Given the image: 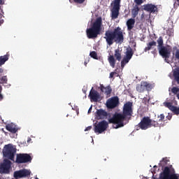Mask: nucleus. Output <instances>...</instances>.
<instances>
[{
  "label": "nucleus",
  "mask_w": 179,
  "mask_h": 179,
  "mask_svg": "<svg viewBox=\"0 0 179 179\" xmlns=\"http://www.w3.org/2000/svg\"><path fill=\"white\" fill-rule=\"evenodd\" d=\"M103 38L106 39L108 45H113L114 43L116 44H122L124 43V34L121 27H117L113 31H106Z\"/></svg>",
  "instance_id": "nucleus-1"
},
{
  "label": "nucleus",
  "mask_w": 179,
  "mask_h": 179,
  "mask_svg": "<svg viewBox=\"0 0 179 179\" xmlns=\"http://www.w3.org/2000/svg\"><path fill=\"white\" fill-rule=\"evenodd\" d=\"M103 26V19L101 17H97L92 23L91 27L86 29V34L87 38H97L99 34L101 31V27Z\"/></svg>",
  "instance_id": "nucleus-2"
},
{
  "label": "nucleus",
  "mask_w": 179,
  "mask_h": 179,
  "mask_svg": "<svg viewBox=\"0 0 179 179\" xmlns=\"http://www.w3.org/2000/svg\"><path fill=\"white\" fill-rule=\"evenodd\" d=\"M152 127L157 128V127H159V122L150 119L148 116H144L138 123V125L136 126V131H139L140 129L146 131V129H149V128H152Z\"/></svg>",
  "instance_id": "nucleus-3"
},
{
  "label": "nucleus",
  "mask_w": 179,
  "mask_h": 179,
  "mask_svg": "<svg viewBox=\"0 0 179 179\" xmlns=\"http://www.w3.org/2000/svg\"><path fill=\"white\" fill-rule=\"evenodd\" d=\"M158 44L157 48L159 52V55H162L163 58H170L171 55V48L170 46H164L163 36H159L157 40Z\"/></svg>",
  "instance_id": "nucleus-4"
},
{
  "label": "nucleus",
  "mask_w": 179,
  "mask_h": 179,
  "mask_svg": "<svg viewBox=\"0 0 179 179\" xmlns=\"http://www.w3.org/2000/svg\"><path fill=\"white\" fill-rule=\"evenodd\" d=\"M159 179H179V174L176 173V169L171 166H165L159 174Z\"/></svg>",
  "instance_id": "nucleus-5"
},
{
  "label": "nucleus",
  "mask_w": 179,
  "mask_h": 179,
  "mask_svg": "<svg viewBox=\"0 0 179 179\" xmlns=\"http://www.w3.org/2000/svg\"><path fill=\"white\" fill-rule=\"evenodd\" d=\"M128 119L122 114L116 113L113 116L108 120L109 124H115L116 129L118 128H122L124 127V121H127Z\"/></svg>",
  "instance_id": "nucleus-6"
},
{
  "label": "nucleus",
  "mask_w": 179,
  "mask_h": 179,
  "mask_svg": "<svg viewBox=\"0 0 179 179\" xmlns=\"http://www.w3.org/2000/svg\"><path fill=\"white\" fill-rule=\"evenodd\" d=\"M110 6H112L110 9L111 19H118V16H120V9H121V0H113Z\"/></svg>",
  "instance_id": "nucleus-7"
},
{
  "label": "nucleus",
  "mask_w": 179,
  "mask_h": 179,
  "mask_svg": "<svg viewBox=\"0 0 179 179\" xmlns=\"http://www.w3.org/2000/svg\"><path fill=\"white\" fill-rule=\"evenodd\" d=\"M134 104L131 101H128L124 104L122 108V115L127 119V121L131 120L132 114H134V109L132 108Z\"/></svg>",
  "instance_id": "nucleus-8"
},
{
  "label": "nucleus",
  "mask_w": 179,
  "mask_h": 179,
  "mask_svg": "<svg viewBox=\"0 0 179 179\" xmlns=\"http://www.w3.org/2000/svg\"><path fill=\"white\" fill-rule=\"evenodd\" d=\"M4 148L5 150L3 151V156L9 159V160H14L16 148H13V145L10 144L6 145Z\"/></svg>",
  "instance_id": "nucleus-9"
},
{
  "label": "nucleus",
  "mask_w": 179,
  "mask_h": 179,
  "mask_svg": "<svg viewBox=\"0 0 179 179\" xmlns=\"http://www.w3.org/2000/svg\"><path fill=\"white\" fill-rule=\"evenodd\" d=\"M33 158L29 154L20 153L16 155L15 163L22 164L23 163H31Z\"/></svg>",
  "instance_id": "nucleus-10"
},
{
  "label": "nucleus",
  "mask_w": 179,
  "mask_h": 179,
  "mask_svg": "<svg viewBox=\"0 0 179 179\" xmlns=\"http://www.w3.org/2000/svg\"><path fill=\"white\" fill-rule=\"evenodd\" d=\"M107 128H108V122L106 120H102L94 126V131L95 134H103Z\"/></svg>",
  "instance_id": "nucleus-11"
},
{
  "label": "nucleus",
  "mask_w": 179,
  "mask_h": 179,
  "mask_svg": "<svg viewBox=\"0 0 179 179\" xmlns=\"http://www.w3.org/2000/svg\"><path fill=\"white\" fill-rule=\"evenodd\" d=\"M120 106V98L118 96H113L106 101V107L110 110L116 108Z\"/></svg>",
  "instance_id": "nucleus-12"
},
{
  "label": "nucleus",
  "mask_w": 179,
  "mask_h": 179,
  "mask_svg": "<svg viewBox=\"0 0 179 179\" xmlns=\"http://www.w3.org/2000/svg\"><path fill=\"white\" fill-rule=\"evenodd\" d=\"M12 162L9 159H4L3 162L0 164V174H9Z\"/></svg>",
  "instance_id": "nucleus-13"
},
{
  "label": "nucleus",
  "mask_w": 179,
  "mask_h": 179,
  "mask_svg": "<svg viewBox=\"0 0 179 179\" xmlns=\"http://www.w3.org/2000/svg\"><path fill=\"white\" fill-rule=\"evenodd\" d=\"M133 56L134 51L132 50V48H127L126 51V57H124L121 62V67L124 68V66H125V65H127V64H128V62L131 61V59L132 58Z\"/></svg>",
  "instance_id": "nucleus-14"
},
{
  "label": "nucleus",
  "mask_w": 179,
  "mask_h": 179,
  "mask_svg": "<svg viewBox=\"0 0 179 179\" xmlns=\"http://www.w3.org/2000/svg\"><path fill=\"white\" fill-rule=\"evenodd\" d=\"M31 174V171L30 170L24 169L20 171H16L14 172V178L16 179L18 178H26V177H29Z\"/></svg>",
  "instance_id": "nucleus-15"
},
{
  "label": "nucleus",
  "mask_w": 179,
  "mask_h": 179,
  "mask_svg": "<svg viewBox=\"0 0 179 179\" xmlns=\"http://www.w3.org/2000/svg\"><path fill=\"white\" fill-rule=\"evenodd\" d=\"M143 10L149 12V13H155L157 12V6L152 3H148L143 6Z\"/></svg>",
  "instance_id": "nucleus-16"
},
{
  "label": "nucleus",
  "mask_w": 179,
  "mask_h": 179,
  "mask_svg": "<svg viewBox=\"0 0 179 179\" xmlns=\"http://www.w3.org/2000/svg\"><path fill=\"white\" fill-rule=\"evenodd\" d=\"M89 96L92 101L97 102L99 101V99H100V94L95 90H93V87L90 92Z\"/></svg>",
  "instance_id": "nucleus-17"
},
{
  "label": "nucleus",
  "mask_w": 179,
  "mask_h": 179,
  "mask_svg": "<svg viewBox=\"0 0 179 179\" xmlns=\"http://www.w3.org/2000/svg\"><path fill=\"white\" fill-rule=\"evenodd\" d=\"M100 90L102 93H104L106 96H110L111 94V92H113V89L111 88V86L108 85L106 87H104L103 84L100 85Z\"/></svg>",
  "instance_id": "nucleus-18"
},
{
  "label": "nucleus",
  "mask_w": 179,
  "mask_h": 179,
  "mask_svg": "<svg viewBox=\"0 0 179 179\" xmlns=\"http://www.w3.org/2000/svg\"><path fill=\"white\" fill-rule=\"evenodd\" d=\"M157 45V42L155 41H151L147 43V46L144 48L145 52H148V51H150V50H155L156 46Z\"/></svg>",
  "instance_id": "nucleus-19"
},
{
  "label": "nucleus",
  "mask_w": 179,
  "mask_h": 179,
  "mask_svg": "<svg viewBox=\"0 0 179 179\" xmlns=\"http://www.w3.org/2000/svg\"><path fill=\"white\" fill-rule=\"evenodd\" d=\"M96 115L99 118H100L101 120H103L106 118L107 115H108V113H107V111L103 109H99V110H97L96 111Z\"/></svg>",
  "instance_id": "nucleus-20"
},
{
  "label": "nucleus",
  "mask_w": 179,
  "mask_h": 179,
  "mask_svg": "<svg viewBox=\"0 0 179 179\" xmlns=\"http://www.w3.org/2000/svg\"><path fill=\"white\" fill-rule=\"evenodd\" d=\"M136 89L139 93H143V92L146 90L145 81H142L141 84H138L136 87Z\"/></svg>",
  "instance_id": "nucleus-21"
},
{
  "label": "nucleus",
  "mask_w": 179,
  "mask_h": 179,
  "mask_svg": "<svg viewBox=\"0 0 179 179\" xmlns=\"http://www.w3.org/2000/svg\"><path fill=\"white\" fill-rule=\"evenodd\" d=\"M6 129L11 134H16L17 132V129L13 124H8L6 126Z\"/></svg>",
  "instance_id": "nucleus-22"
},
{
  "label": "nucleus",
  "mask_w": 179,
  "mask_h": 179,
  "mask_svg": "<svg viewBox=\"0 0 179 179\" xmlns=\"http://www.w3.org/2000/svg\"><path fill=\"white\" fill-rule=\"evenodd\" d=\"M127 30H132L135 26V19L130 18L127 22Z\"/></svg>",
  "instance_id": "nucleus-23"
},
{
  "label": "nucleus",
  "mask_w": 179,
  "mask_h": 179,
  "mask_svg": "<svg viewBox=\"0 0 179 179\" xmlns=\"http://www.w3.org/2000/svg\"><path fill=\"white\" fill-rule=\"evenodd\" d=\"M10 55L7 52L6 55L0 56V68L2 65L5 64V62L9 59Z\"/></svg>",
  "instance_id": "nucleus-24"
},
{
  "label": "nucleus",
  "mask_w": 179,
  "mask_h": 179,
  "mask_svg": "<svg viewBox=\"0 0 179 179\" xmlns=\"http://www.w3.org/2000/svg\"><path fill=\"white\" fill-rule=\"evenodd\" d=\"M139 7L138 6V5H136L131 10L132 17H136L139 13Z\"/></svg>",
  "instance_id": "nucleus-25"
},
{
  "label": "nucleus",
  "mask_w": 179,
  "mask_h": 179,
  "mask_svg": "<svg viewBox=\"0 0 179 179\" xmlns=\"http://www.w3.org/2000/svg\"><path fill=\"white\" fill-rule=\"evenodd\" d=\"M108 61L112 68H115V58H114V55L108 56Z\"/></svg>",
  "instance_id": "nucleus-26"
},
{
  "label": "nucleus",
  "mask_w": 179,
  "mask_h": 179,
  "mask_svg": "<svg viewBox=\"0 0 179 179\" xmlns=\"http://www.w3.org/2000/svg\"><path fill=\"white\" fill-rule=\"evenodd\" d=\"M114 57L116 58L117 61H121L122 55H121V50H120V49H116L115 50Z\"/></svg>",
  "instance_id": "nucleus-27"
},
{
  "label": "nucleus",
  "mask_w": 179,
  "mask_h": 179,
  "mask_svg": "<svg viewBox=\"0 0 179 179\" xmlns=\"http://www.w3.org/2000/svg\"><path fill=\"white\" fill-rule=\"evenodd\" d=\"M141 20L142 22H150V15H145V13L141 14Z\"/></svg>",
  "instance_id": "nucleus-28"
},
{
  "label": "nucleus",
  "mask_w": 179,
  "mask_h": 179,
  "mask_svg": "<svg viewBox=\"0 0 179 179\" xmlns=\"http://www.w3.org/2000/svg\"><path fill=\"white\" fill-rule=\"evenodd\" d=\"M145 90H147L148 92H150V90H152V89L155 87L153 84L149 83L148 82H145Z\"/></svg>",
  "instance_id": "nucleus-29"
},
{
  "label": "nucleus",
  "mask_w": 179,
  "mask_h": 179,
  "mask_svg": "<svg viewBox=\"0 0 179 179\" xmlns=\"http://www.w3.org/2000/svg\"><path fill=\"white\" fill-rule=\"evenodd\" d=\"M173 50V51H176L175 53V58L179 61V49L177 48V46H174Z\"/></svg>",
  "instance_id": "nucleus-30"
},
{
  "label": "nucleus",
  "mask_w": 179,
  "mask_h": 179,
  "mask_svg": "<svg viewBox=\"0 0 179 179\" xmlns=\"http://www.w3.org/2000/svg\"><path fill=\"white\" fill-rule=\"evenodd\" d=\"M0 83L1 84L8 83V78L6 77V76H4L0 78Z\"/></svg>",
  "instance_id": "nucleus-31"
},
{
  "label": "nucleus",
  "mask_w": 179,
  "mask_h": 179,
  "mask_svg": "<svg viewBox=\"0 0 179 179\" xmlns=\"http://www.w3.org/2000/svg\"><path fill=\"white\" fill-rule=\"evenodd\" d=\"M85 0H69L70 3H80L82 4L85 2Z\"/></svg>",
  "instance_id": "nucleus-32"
},
{
  "label": "nucleus",
  "mask_w": 179,
  "mask_h": 179,
  "mask_svg": "<svg viewBox=\"0 0 179 179\" xmlns=\"http://www.w3.org/2000/svg\"><path fill=\"white\" fill-rule=\"evenodd\" d=\"M90 55L91 58H93L94 59H97V52L96 51H92L90 53Z\"/></svg>",
  "instance_id": "nucleus-33"
},
{
  "label": "nucleus",
  "mask_w": 179,
  "mask_h": 179,
  "mask_svg": "<svg viewBox=\"0 0 179 179\" xmlns=\"http://www.w3.org/2000/svg\"><path fill=\"white\" fill-rule=\"evenodd\" d=\"M166 107H167L169 109L171 110V111H173V108H174V106L171 104L170 102H166L165 104Z\"/></svg>",
  "instance_id": "nucleus-34"
},
{
  "label": "nucleus",
  "mask_w": 179,
  "mask_h": 179,
  "mask_svg": "<svg viewBox=\"0 0 179 179\" xmlns=\"http://www.w3.org/2000/svg\"><path fill=\"white\" fill-rule=\"evenodd\" d=\"M171 92H172V93H173V94H177V93H178V92H179V88L177 87H173L171 89Z\"/></svg>",
  "instance_id": "nucleus-35"
},
{
  "label": "nucleus",
  "mask_w": 179,
  "mask_h": 179,
  "mask_svg": "<svg viewBox=\"0 0 179 179\" xmlns=\"http://www.w3.org/2000/svg\"><path fill=\"white\" fill-rule=\"evenodd\" d=\"M134 2L136 5H142V3H143V0H134Z\"/></svg>",
  "instance_id": "nucleus-36"
},
{
  "label": "nucleus",
  "mask_w": 179,
  "mask_h": 179,
  "mask_svg": "<svg viewBox=\"0 0 179 179\" xmlns=\"http://www.w3.org/2000/svg\"><path fill=\"white\" fill-rule=\"evenodd\" d=\"M164 117H165L164 114H161L160 115H158V118H159V122L163 121V120H164Z\"/></svg>",
  "instance_id": "nucleus-37"
},
{
  "label": "nucleus",
  "mask_w": 179,
  "mask_h": 179,
  "mask_svg": "<svg viewBox=\"0 0 179 179\" xmlns=\"http://www.w3.org/2000/svg\"><path fill=\"white\" fill-rule=\"evenodd\" d=\"M2 17H3V14L0 13V26L3 24V19Z\"/></svg>",
  "instance_id": "nucleus-38"
},
{
  "label": "nucleus",
  "mask_w": 179,
  "mask_h": 179,
  "mask_svg": "<svg viewBox=\"0 0 179 179\" xmlns=\"http://www.w3.org/2000/svg\"><path fill=\"white\" fill-rule=\"evenodd\" d=\"M115 72H111L110 73V76H109V78H114V75H115Z\"/></svg>",
  "instance_id": "nucleus-39"
},
{
  "label": "nucleus",
  "mask_w": 179,
  "mask_h": 179,
  "mask_svg": "<svg viewBox=\"0 0 179 179\" xmlns=\"http://www.w3.org/2000/svg\"><path fill=\"white\" fill-rule=\"evenodd\" d=\"M90 129H92V126L87 127L85 129V131H90Z\"/></svg>",
  "instance_id": "nucleus-40"
},
{
  "label": "nucleus",
  "mask_w": 179,
  "mask_h": 179,
  "mask_svg": "<svg viewBox=\"0 0 179 179\" xmlns=\"http://www.w3.org/2000/svg\"><path fill=\"white\" fill-rule=\"evenodd\" d=\"M3 73V69L0 68V76H2Z\"/></svg>",
  "instance_id": "nucleus-41"
},
{
  "label": "nucleus",
  "mask_w": 179,
  "mask_h": 179,
  "mask_svg": "<svg viewBox=\"0 0 179 179\" xmlns=\"http://www.w3.org/2000/svg\"><path fill=\"white\" fill-rule=\"evenodd\" d=\"M162 162H164V163H167V162H169V160H167V158H163Z\"/></svg>",
  "instance_id": "nucleus-42"
},
{
  "label": "nucleus",
  "mask_w": 179,
  "mask_h": 179,
  "mask_svg": "<svg viewBox=\"0 0 179 179\" xmlns=\"http://www.w3.org/2000/svg\"><path fill=\"white\" fill-rule=\"evenodd\" d=\"M172 117L173 116H171V115H169L166 116V118H167V120H171Z\"/></svg>",
  "instance_id": "nucleus-43"
},
{
  "label": "nucleus",
  "mask_w": 179,
  "mask_h": 179,
  "mask_svg": "<svg viewBox=\"0 0 179 179\" xmlns=\"http://www.w3.org/2000/svg\"><path fill=\"white\" fill-rule=\"evenodd\" d=\"M0 5H3V1L2 0H0Z\"/></svg>",
  "instance_id": "nucleus-44"
},
{
  "label": "nucleus",
  "mask_w": 179,
  "mask_h": 179,
  "mask_svg": "<svg viewBox=\"0 0 179 179\" xmlns=\"http://www.w3.org/2000/svg\"><path fill=\"white\" fill-rule=\"evenodd\" d=\"M92 111V106L90 108V109L88 110V113H91Z\"/></svg>",
  "instance_id": "nucleus-45"
},
{
  "label": "nucleus",
  "mask_w": 179,
  "mask_h": 179,
  "mask_svg": "<svg viewBox=\"0 0 179 179\" xmlns=\"http://www.w3.org/2000/svg\"><path fill=\"white\" fill-rule=\"evenodd\" d=\"M84 65H85V66H87V62H84Z\"/></svg>",
  "instance_id": "nucleus-46"
},
{
  "label": "nucleus",
  "mask_w": 179,
  "mask_h": 179,
  "mask_svg": "<svg viewBox=\"0 0 179 179\" xmlns=\"http://www.w3.org/2000/svg\"><path fill=\"white\" fill-rule=\"evenodd\" d=\"M156 52V49L154 50V51L152 52V54H155Z\"/></svg>",
  "instance_id": "nucleus-47"
},
{
  "label": "nucleus",
  "mask_w": 179,
  "mask_h": 179,
  "mask_svg": "<svg viewBox=\"0 0 179 179\" xmlns=\"http://www.w3.org/2000/svg\"><path fill=\"white\" fill-rule=\"evenodd\" d=\"M0 10H1V12H2V13H3V10H2V8H1V6H0Z\"/></svg>",
  "instance_id": "nucleus-48"
},
{
  "label": "nucleus",
  "mask_w": 179,
  "mask_h": 179,
  "mask_svg": "<svg viewBox=\"0 0 179 179\" xmlns=\"http://www.w3.org/2000/svg\"><path fill=\"white\" fill-rule=\"evenodd\" d=\"M29 141H31V138H29V140H28V142H29Z\"/></svg>",
  "instance_id": "nucleus-49"
},
{
  "label": "nucleus",
  "mask_w": 179,
  "mask_h": 179,
  "mask_svg": "<svg viewBox=\"0 0 179 179\" xmlns=\"http://www.w3.org/2000/svg\"><path fill=\"white\" fill-rule=\"evenodd\" d=\"M29 141H31V138H29V140H28V142H29Z\"/></svg>",
  "instance_id": "nucleus-50"
},
{
  "label": "nucleus",
  "mask_w": 179,
  "mask_h": 179,
  "mask_svg": "<svg viewBox=\"0 0 179 179\" xmlns=\"http://www.w3.org/2000/svg\"><path fill=\"white\" fill-rule=\"evenodd\" d=\"M29 141H31V138H29V140H28V142H29Z\"/></svg>",
  "instance_id": "nucleus-51"
},
{
  "label": "nucleus",
  "mask_w": 179,
  "mask_h": 179,
  "mask_svg": "<svg viewBox=\"0 0 179 179\" xmlns=\"http://www.w3.org/2000/svg\"><path fill=\"white\" fill-rule=\"evenodd\" d=\"M177 1V2H179V0H176Z\"/></svg>",
  "instance_id": "nucleus-52"
},
{
  "label": "nucleus",
  "mask_w": 179,
  "mask_h": 179,
  "mask_svg": "<svg viewBox=\"0 0 179 179\" xmlns=\"http://www.w3.org/2000/svg\"><path fill=\"white\" fill-rule=\"evenodd\" d=\"M154 167H157L156 166H155Z\"/></svg>",
  "instance_id": "nucleus-53"
}]
</instances>
